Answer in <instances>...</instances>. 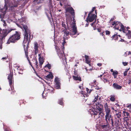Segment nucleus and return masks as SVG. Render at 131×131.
<instances>
[{
    "instance_id": "obj_1",
    "label": "nucleus",
    "mask_w": 131,
    "mask_h": 131,
    "mask_svg": "<svg viewBox=\"0 0 131 131\" xmlns=\"http://www.w3.org/2000/svg\"><path fill=\"white\" fill-rule=\"evenodd\" d=\"M9 30H11L10 31L9 33L7 32V35L10 33L12 35L9 37L8 39L7 43L10 44V43H15L17 42L21 38V33L20 31H16L15 28H9L7 29V31Z\"/></svg>"
},
{
    "instance_id": "obj_2",
    "label": "nucleus",
    "mask_w": 131,
    "mask_h": 131,
    "mask_svg": "<svg viewBox=\"0 0 131 131\" xmlns=\"http://www.w3.org/2000/svg\"><path fill=\"white\" fill-rule=\"evenodd\" d=\"M94 104V103H93ZM91 103V114L92 115H96L98 114L99 112L97 111V110H99L100 112V114H102V112L103 110V105L102 104H100V103L98 102L97 104H95L94 105H92Z\"/></svg>"
},
{
    "instance_id": "obj_3",
    "label": "nucleus",
    "mask_w": 131,
    "mask_h": 131,
    "mask_svg": "<svg viewBox=\"0 0 131 131\" xmlns=\"http://www.w3.org/2000/svg\"><path fill=\"white\" fill-rule=\"evenodd\" d=\"M22 29H24L25 30L24 35V41L23 42V46L26 43H28V46L29 42L31 39V32L30 30L28 29L27 26L25 25H23Z\"/></svg>"
},
{
    "instance_id": "obj_4",
    "label": "nucleus",
    "mask_w": 131,
    "mask_h": 131,
    "mask_svg": "<svg viewBox=\"0 0 131 131\" xmlns=\"http://www.w3.org/2000/svg\"><path fill=\"white\" fill-rule=\"evenodd\" d=\"M112 26H114L115 29L119 30L120 31H122L124 33L126 32V28L120 22L114 21L112 23Z\"/></svg>"
},
{
    "instance_id": "obj_5",
    "label": "nucleus",
    "mask_w": 131,
    "mask_h": 131,
    "mask_svg": "<svg viewBox=\"0 0 131 131\" xmlns=\"http://www.w3.org/2000/svg\"><path fill=\"white\" fill-rule=\"evenodd\" d=\"M8 80L9 85L11 87V94H14L15 91L14 89H12V86L13 82H14L13 72H10V74L8 75Z\"/></svg>"
},
{
    "instance_id": "obj_6",
    "label": "nucleus",
    "mask_w": 131,
    "mask_h": 131,
    "mask_svg": "<svg viewBox=\"0 0 131 131\" xmlns=\"http://www.w3.org/2000/svg\"><path fill=\"white\" fill-rule=\"evenodd\" d=\"M61 50L62 52H61L60 50L58 48V47H56V49L58 56L60 58H63L65 56L64 53V46H62L61 47Z\"/></svg>"
},
{
    "instance_id": "obj_7",
    "label": "nucleus",
    "mask_w": 131,
    "mask_h": 131,
    "mask_svg": "<svg viewBox=\"0 0 131 131\" xmlns=\"http://www.w3.org/2000/svg\"><path fill=\"white\" fill-rule=\"evenodd\" d=\"M104 107L105 112L106 115L105 116L112 115L110 108H109L108 104L106 102L104 103Z\"/></svg>"
},
{
    "instance_id": "obj_8",
    "label": "nucleus",
    "mask_w": 131,
    "mask_h": 131,
    "mask_svg": "<svg viewBox=\"0 0 131 131\" xmlns=\"http://www.w3.org/2000/svg\"><path fill=\"white\" fill-rule=\"evenodd\" d=\"M8 7L5 4L4 8L0 9V17L1 18H3L7 10Z\"/></svg>"
},
{
    "instance_id": "obj_9",
    "label": "nucleus",
    "mask_w": 131,
    "mask_h": 131,
    "mask_svg": "<svg viewBox=\"0 0 131 131\" xmlns=\"http://www.w3.org/2000/svg\"><path fill=\"white\" fill-rule=\"evenodd\" d=\"M38 63L37 61V59H34L32 60V62H31V64H30L31 65L32 68L34 70H35L34 67H35L36 68H38Z\"/></svg>"
},
{
    "instance_id": "obj_10",
    "label": "nucleus",
    "mask_w": 131,
    "mask_h": 131,
    "mask_svg": "<svg viewBox=\"0 0 131 131\" xmlns=\"http://www.w3.org/2000/svg\"><path fill=\"white\" fill-rule=\"evenodd\" d=\"M28 47H29L28 46V43L25 44L24 45V48L26 56L27 58V59L28 60L29 64H31V62L28 56Z\"/></svg>"
},
{
    "instance_id": "obj_11",
    "label": "nucleus",
    "mask_w": 131,
    "mask_h": 131,
    "mask_svg": "<svg viewBox=\"0 0 131 131\" xmlns=\"http://www.w3.org/2000/svg\"><path fill=\"white\" fill-rule=\"evenodd\" d=\"M111 124L113 127L114 128H117L119 125V122L118 119L115 118L114 122L112 120V122L111 123Z\"/></svg>"
},
{
    "instance_id": "obj_12",
    "label": "nucleus",
    "mask_w": 131,
    "mask_h": 131,
    "mask_svg": "<svg viewBox=\"0 0 131 131\" xmlns=\"http://www.w3.org/2000/svg\"><path fill=\"white\" fill-rule=\"evenodd\" d=\"M54 82L55 83V88L56 89H60V80L58 78L56 77L55 79Z\"/></svg>"
},
{
    "instance_id": "obj_13",
    "label": "nucleus",
    "mask_w": 131,
    "mask_h": 131,
    "mask_svg": "<svg viewBox=\"0 0 131 131\" xmlns=\"http://www.w3.org/2000/svg\"><path fill=\"white\" fill-rule=\"evenodd\" d=\"M11 30H9L8 31H7L6 29H4L2 30V29L0 28V37H2L3 35H6L5 36L7 35V32L9 33L10 31Z\"/></svg>"
},
{
    "instance_id": "obj_14",
    "label": "nucleus",
    "mask_w": 131,
    "mask_h": 131,
    "mask_svg": "<svg viewBox=\"0 0 131 131\" xmlns=\"http://www.w3.org/2000/svg\"><path fill=\"white\" fill-rule=\"evenodd\" d=\"M66 12H69L73 16H74L75 13L74 10L73 9L72 7H67L66 10Z\"/></svg>"
},
{
    "instance_id": "obj_15",
    "label": "nucleus",
    "mask_w": 131,
    "mask_h": 131,
    "mask_svg": "<svg viewBox=\"0 0 131 131\" xmlns=\"http://www.w3.org/2000/svg\"><path fill=\"white\" fill-rule=\"evenodd\" d=\"M105 117L106 122L109 124V123L111 124V123L112 122V121L113 120L112 115L105 116Z\"/></svg>"
},
{
    "instance_id": "obj_16",
    "label": "nucleus",
    "mask_w": 131,
    "mask_h": 131,
    "mask_svg": "<svg viewBox=\"0 0 131 131\" xmlns=\"http://www.w3.org/2000/svg\"><path fill=\"white\" fill-rule=\"evenodd\" d=\"M97 10H95V13H92L91 14V22H92L94 20H96L97 18Z\"/></svg>"
},
{
    "instance_id": "obj_17",
    "label": "nucleus",
    "mask_w": 131,
    "mask_h": 131,
    "mask_svg": "<svg viewBox=\"0 0 131 131\" xmlns=\"http://www.w3.org/2000/svg\"><path fill=\"white\" fill-rule=\"evenodd\" d=\"M5 35H3L2 37H0V49H1L2 48V44L4 42L5 37L7 36Z\"/></svg>"
},
{
    "instance_id": "obj_18",
    "label": "nucleus",
    "mask_w": 131,
    "mask_h": 131,
    "mask_svg": "<svg viewBox=\"0 0 131 131\" xmlns=\"http://www.w3.org/2000/svg\"><path fill=\"white\" fill-rule=\"evenodd\" d=\"M112 86L114 89L118 90H121L122 87L121 86L118 85L116 83H113L112 85Z\"/></svg>"
},
{
    "instance_id": "obj_19",
    "label": "nucleus",
    "mask_w": 131,
    "mask_h": 131,
    "mask_svg": "<svg viewBox=\"0 0 131 131\" xmlns=\"http://www.w3.org/2000/svg\"><path fill=\"white\" fill-rule=\"evenodd\" d=\"M129 27H127L126 28V32L125 33H126V35H127L128 38H131V34H130L131 33V31L128 30V29H129Z\"/></svg>"
},
{
    "instance_id": "obj_20",
    "label": "nucleus",
    "mask_w": 131,
    "mask_h": 131,
    "mask_svg": "<svg viewBox=\"0 0 131 131\" xmlns=\"http://www.w3.org/2000/svg\"><path fill=\"white\" fill-rule=\"evenodd\" d=\"M115 118H116L119 119H121V112H116L115 114Z\"/></svg>"
},
{
    "instance_id": "obj_21",
    "label": "nucleus",
    "mask_w": 131,
    "mask_h": 131,
    "mask_svg": "<svg viewBox=\"0 0 131 131\" xmlns=\"http://www.w3.org/2000/svg\"><path fill=\"white\" fill-rule=\"evenodd\" d=\"M90 12L89 13L88 15L87 18L86 19V21L87 22V23L85 25V27L88 26L89 25V23L90 22Z\"/></svg>"
},
{
    "instance_id": "obj_22",
    "label": "nucleus",
    "mask_w": 131,
    "mask_h": 131,
    "mask_svg": "<svg viewBox=\"0 0 131 131\" xmlns=\"http://www.w3.org/2000/svg\"><path fill=\"white\" fill-rule=\"evenodd\" d=\"M123 116L124 118H130V116L129 113L126 112L125 111H123Z\"/></svg>"
},
{
    "instance_id": "obj_23",
    "label": "nucleus",
    "mask_w": 131,
    "mask_h": 131,
    "mask_svg": "<svg viewBox=\"0 0 131 131\" xmlns=\"http://www.w3.org/2000/svg\"><path fill=\"white\" fill-rule=\"evenodd\" d=\"M110 127L109 124L106 122L105 125H102L101 126V127L102 129H107Z\"/></svg>"
},
{
    "instance_id": "obj_24",
    "label": "nucleus",
    "mask_w": 131,
    "mask_h": 131,
    "mask_svg": "<svg viewBox=\"0 0 131 131\" xmlns=\"http://www.w3.org/2000/svg\"><path fill=\"white\" fill-rule=\"evenodd\" d=\"M77 32V27L75 25H73L72 26V32L73 33V35H75Z\"/></svg>"
},
{
    "instance_id": "obj_25",
    "label": "nucleus",
    "mask_w": 131,
    "mask_h": 131,
    "mask_svg": "<svg viewBox=\"0 0 131 131\" xmlns=\"http://www.w3.org/2000/svg\"><path fill=\"white\" fill-rule=\"evenodd\" d=\"M62 32L64 34V36L66 35V36H68L69 35L70 32L67 30V28H64L62 30Z\"/></svg>"
},
{
    "instance_id": "obj_26",
    "label": "nucleus",
    "mask_w": 131,
    "mask_h": 131,
    "mask_svg": "<svg viewBox=\"0 0 131 131\" xmlns=\"http://www.w3.org/2000/svg\"><path fill=\"white\" fill-rule=\"evenodd\" d=\"M16 68H17V69L19 74H22L23 73V69L21 68L19 66H16Z\"/></svg>"
},
{
    "instance_id": "obj_27",
    "label": "nucleus",
    "mask_w": 131,
    "mask_h": 131,
    "mask_svg": "<svg viewBox=\"0 0 131 131\" xmlns=\"http://www.w3.org/2000/svg\"><path fill=\"white\" fill-rule=\"evenodd\" d=\"M39 67L40 68H41L42 65L44 62V61L42 58H39Z\"/></svg>"
},
{
    "instance_id": "obj_28",
    "label": "nucleus",
    "mask_w": 131,
    "mask_h": 131,
    "mask_svg": "<svg viewBox=\"0 0 131 131\" xmlns=\"http://www.w3.org/2000/svg\"><path fill=\"white\" fill-rule=\"evenodd\" d=\"M111 38L112 40H118V35L117 34H114L111 37Z\"/></svg>"
},
{
    "instance_id": "obj_29",
    "label": "nucleus",
    "mask_w": 131,
    "mask_h": 131,
    "mask_svg": "<svg viewBox=\"0 0 131 131\" xmlns=\"http://www.w3.org/2000/svg\"><path fill=\"white\" fill-rule=\"evenodd\" d=\"M73 79L75 81H81V77H80L75 76H73L72 77Z\"/></svg>"
},
{
    "instance_id": "obj_30",
    "label": "nucleus",
    "mask_w": 131,
    "mask_h": 131,
    "mask_svg": "<svg viewBox=\"0 0 131 131\" xmlns=\"http://www.w3.org/2000/svg\"><path fill=\"white\" fill-rule=\"evenodd\" d=\"M85 59L86 62V63H88L90 66V61L89 60V56L87 55H85Z\"/></svg>"
},
{
    "instance_id": "obj_31",
    "label": "nucleus",
    "mask_w": 131,
    "mask_h": 131,
    "mask_svg": "<svg viewBox=\"0 0 131 131\" xmlns=\"http://www.w3.org/2000/svg\"><path fill=\"white\" fill-rule=\"evenodd\" d=\"M118 73V72L116 71H115L114 72H113L112 74L114 77V78L115 79L117 78V77Z\"/></svg>"
},
{
    "instance_id": "obj_32",
    "label": "nucleus",
    "mask_w": 131,
    "mask_h": 131,
    "mask_svg": "<svg viewBox=\"0 0 131 131\" xmlns=\"http://www.w3.org/2000/svg\"><path fill=\"white\" fill-rule=\"evenodd\" d=\"M129 118H124V122H126V124H127V125L129 126V124H130V122H128L127 121L129 120Z\"/></svg>"
},
{
    "instance_id": "obj_33",
    "label": "nucleus",
    "mask_w": 131,
    "mask_h": 131,
    "mask_svg": "<svg viewBox=\"0 0 131 131\" xmlns=\"http://www.w3.org/2000/svg\"><path fill=\"white\" fill-rule=\"evenodd\" d=\"M53 76L52 73L46 76V77L48 79H52L53 78Z\"/></svg>"
},
{
    "instance_id": "obj_34",
    "label": "nucleus",
    "mask_w": 131,
    "mask_h": 131,
    "mask_svg": "<svg viewBox=\"0 0 131 131\" xmlns=\"http://www.w3.org/2000/svg\"><path fill=\"white\" fill-rule=\"evenodd\" d=\"M38 47L37 42H36L34 43V48L35 50H38Z\"/></svg>"
},
{
    "instance_id": "obj_35",
    "label": "nucleus",
    "mask_w": 131,
    "mask_h": 131,
    "mask_svg": "<svg viewBox=\"0 0 131 131\" xmlns=\"http://www.w3.org/2000/svg\"><path fill=\"white\" fill-rule=\"evenodd\" d=\"M63 99H61L59 100L58 103L60 104L63 105Z\"/></svg>"
},
{
    "instance_id": "obj_36",
    "label": "nucleus",
    "mask_w": 131,
    "mask_h": 131,
    "mask_svg": "<svg viewBox=\"0 0 131 131\" xmlns=\"http://www.w3.org/2000/svg\"><path fill=\"white\" fill-rule=\"evenodd\" d=\"M18 6V5L17 4H15V5H13L10 7L11 10L12 11H13V9H14V7H17Z\"/></svg>"
},
{
    "instance_id": "obj_37",
    "label": "nucleus",
    "mask_w": 131,
    "mask_h": 131,
    "mask_svg": "<svg viewBox=\"0 0 131 131\" xmlns=\"http://www.w3.org/2000/svg\"><path fill=\"white\" fill-rule=\"evenodd\" d=\"M96 7H93L91 10V14L92 13H95V10H96L95 9Z\"/></svg>"
},
{
    "instance_id": "obj_38",
    "label": "nucleus",
    "mask_w": 131,
    "mask_h": 131,
    "mask_svg": "<svg viewBox=\"0 0 131 131\" xmlns=\"http://www.w3.org/2000/svg\"><path fill=\"white\" fill-rule=\"evenodd\" d=\"M86 90L87 93H86V94H85L84 95V97H85V96L87 97L88 96V92L89 91V89L88 88H86Z\"/></svg>"
},
{
    "instance_id": "obj_39",
    "label": "nucleus",
    "mask_w": 131,
    "mask_h": 131,
    "mask_svg": "<svg viewBox=\"0 0 131 131\" xmlns=\"http://www.w3.org/2000/svg\"><path fill=\"white\" fill-rule=\"evenodd\" d=\"M92 26L93 29L94 30L96 29V26L95 25V24L94 23H92L91 24Z\"/></svg>"
},
{
    "instance_id": "obj_40",
    "label": "nucleus",
    "mask_w": 131,
    "mask_h": 131,
    "mask_svg": "<svg viewBox=\"0 0 131 131\" xmlns=\"http://www.w3.org/2000/svg\"><path fill=\"white\" fill-rule=\"evenodd\" d=\"M98 95H97V96L95 97V98L94 100H93V102L94 103L96 102L98 100Z\"/></svg>"
},
{
    "instance_id": "obj_41",
    "label": "nucleus",
    "mask_w": 131,
    "mask_h": 131,
    "mask_svg": "<svg viewBox=\"0 0 131 131\" xmlns=\"http://www.w3.org/2000/svg\"><path fill=\"white\" fill-rule=\"evenodd\" d=\"M47 67L49 69L51 68V65L50 64L48 63L46 65L45 67Z\"/></svg>"
},
{
    "instance_id": "obj_42",
    "label": "nucleus",
    "mask_w": 131,
    "mask_h": 131,
    "mask_svg": "<svg viewBox=\"0 0 131 131\" xmlns=\"http://www.w3.org/2000/svg\"><path fill=\"white\" fill-rule=\"evenodd\" d=\"M62 27H63L64 28H66V25L65 24L64 22L62 21Z\"/></svg>"
},
{
    "instance_id": "obj_43",
    "label": "nucleus",
    "mask_w": 131,
    "mask_h": 131,
    "mask_svg": "<svg viewBox=\"0 0 131 131\" xmlns=\"http://www.w3.org/2000/svg\"><path fill=\"white\" fill-rule=\"evenodd\" d=\"M106 35H109L110 34V31L107 30L105 31Z\"/></svg>"
},
{
    "instance_id": "obj_44",
    "label": "nucleus",
    "mask_w": 131,
    "mask_h": 131,
    "mask_svg": "<svg viewBox=\"0 0 131 131\" xmlns=\"http://www.w3.org/2000/svg\"><path fill=\"white\" fill-rule=\"evenodd\" d=\"M129 70V69H128L127 71L124 72L123 74H124V76H125L127 75V74L128 70Z\"/></svg>"
},
{
    "instance_id": "obj_45",
    "label": "nucleus",
    "mask_w": 131,
    "mask_h": 131,
    "mask_svg": "<svg viewBox=\"0 0 131 131\" xmlns=\"http://www.w3.org/2000/svg\"><path fill=\"white\" fill-rule=\"evenodd\" d=\"M110 99L111 101H114L115 100V99L114 97L112 96L111 97Z\"/></svg>"
},
{
    "instance_id": "obj_46",
    "label": "nucleus",
    "mask_w": 131,
    "mask_h": 131,
    "mask_svg": "<svg viewBox=\"0 0 131 131\" xmlns=\"http://www.w3.org/2000/svg\"><path fill=\"white\" fill-rule=\"evenodd\" d=\"M124 66H126L128 65V62H122Z\"/></svg>"
},
{
    "instance_id": "obj_47",
    "label": "nucleus",
    "mask_w": 131,
    "mask_h": 131,
    "mask_svg": "<svg viewBox=\"0 0 131 131\" xmlns=\"http://www.w3.org/2000/svg\"><path fill=\"white\" fill-rule=\"evenodd\" d=\"M2 21L4 23V24H3V26H6L7 25V24L6 23L5 21L4 20H3Z\"/></svg>"
},
{
    "instance_id": "obj_48",
    "label": "nucleus",
    "mask_w": 131,
    "mask_h": 131,
    "mask_svg": "<svg viewBox=\"0 0 131 131\" xmlns=\"http://www.w3.org/2000/svg\"><path fill=\"white\" fill-rule=\"evenodd\" d=\"M115 17H113L111 18L110 21V23H111V21H113L115 19Z\"/></svg>"
},
{
    "instance_id": "obj_49",
    "label": "nucleus",
    "mask_w": 131,
    "mask_h": 131,
    "mask_svg": "<svg viewBox=\"0 0 131 131\" xmlns=\"http://www.w3.org/2000/svg\"><path fill=\"white\" fill-rule=\"evenodd\" d=\"M104 82H108V80L107 79V78H104Z\"/></svg>"
},
{
    "instance_id": "obj_50",
    "label": "nucleus",
    "mask_w": 131,
    "mask_h": 131,
    "mask_svg": "<svg viewBox=\"0 0 131 131\" xmlns=\"http://www.w3.org/2000/svg\"><path fill=\"white\" fill-rule=\"evenodd\" d=\"M35 54L36 55L38 52V50H35Z\"/></svg>"
},
{
    "instance_id": "obj_51",
    "label": "nucleus",
    "mask_w": 131,
    "mask_h": 131,
    "mask_svg": "<svg viewBox=\"0 0 131 131\" xmlns=\"http://www.w3.org/2000/svg\"><path fill=\"white\" fill-rule=\"evenodd\" d=\"M8 58V56L7 55V57H3L2 58V59H3V60H6V59H7V58Z\"/></svg>"
},
{
    "instance_id": "obj_52",
    "label": "nucleus",
    "mask_w": 131,
    "mask_h": 131,
    "mask_svg": "<svg viewBox=\"0 0 131 131\" xmlns=\"http://www.w3.org/2000/svg\"><path fill=\"white\" fill-rule=\"evenodd\" d=\"M102 113L103 114H100V112H99L98 113H99V115H101L102 116H103L104 115V113L102 112Z\"/></svg>"
},
{
    "instance_id": "obj_53",
    "label": "nucleus",
    "mask_w": 131,
    "mask_h": 131,
    "mask_svg": "<svg viewBox=\"0 0 131 131\" xmlns=\"http://www.w3.org/2000/svg\"><path fill=\"white\" fill-rule=\"evenodd\" d=\"M97 30L99 32H101V29L100 28H97Z\"/></svg>"
},
{
    "instance_id": "obj_54",
    "label": "nucleus",
    "mask_w": 131,
    "mask_h": 131,
    "mask_svg": "<svg viewBox=\"0 0 131 131\" xmlns=\"http://www.w3.org/2000/svg\"><path fill=\"white\" fill-rule=\"evenodd\" d=\"M65 43H66V41H65V40H64L63 42L62 43V46H64Z\"/></svg>"
},
{
    "instance_id": "obj_55",
    "label": "nucleus",
    "mask_w": 131,
    "mask_h": 131,
    "mask_svg": "<svg viewBox=\"0 0 131 131\" xmlns=\"http://www.w3.org/2000/svg\"><path fill=\"white\" fill-rule=\"evenodd\" d=\"M97 65L98 66L100 67L101 66H102V63H99L97 64Z\"/></svg>"
},
{
    "instance_id": "obj_56",
    "label": "nucleus",
    "mask_w": 131,
    "mask_h": 131,
    "mask_svg": "<svg viewBox=\"0 0 131 131\" xmlns=\"http://www.w3.org/2000/svg\"><path fill=\"white\" fill-rule=\"evenodd\" d=\"M128 84H131V79L130 80H129V81L128 83Z\"/></svg>"
},
{
    "instance_id": "obj_57",
    "label": "nucleus",
    "mask_w": 131,
    "mask_h": 131,
    "mask_svg": "<svg viewBox=\"0 0 131 131\" xmlns=\"http://www.w3.org/2000/svg\"><path fill=\"white\" fill-rule=\"evenodd\" d=\"M124 39H121V40H119V41L123 42H124Z\"/></svg>"
},
{
    "instance_id": "obj_58",
    "label": "nucleus",
    "mask_w": 131,
    "mask_h": 131,
    "mask_svg": "<svg viewBox=\"0 0 131 131\" xmlns=\"http://www.w3.org/2000/svg\"><path fill=\"white\" fill-rule=\"evenodd\" d=\"M128 55H129L130 54H131V52L130 51H129L128 52Z\"/></svg>"
},
{
    "instance_id": "obj_59",
    "label": "nucleus",
    "mask_w": 131,
    "mask_h": 131,
    "mask_svg": "<svg viewBox=\"0 0 131 131\" xmlns=\"http://www.w3.org/2000/svg\"><path fill=\"white\" fill-rule=\"evenodd\" d=\"M38 0H34V2L35 3H38V2H37Z\"/></svg>"
},
{
    "instance_id": "obj_60",
    "label": "nucleus",
    "mask_w": 131,
    "mask_h": 131,
    "mask_svg": "<svg viewBox=\"0 0 131 131\" xmlns=\"http://www.w3.org/2000/svg\"><path fill=\"white\" fill-rule=\"evenodd\" d=\"M26 117H27L28 118L30 119H31V117L30 116H28L27 117L26 116Z\"/></svg>"
},
{
    "instance_id": "obj_61",
    "label": "nucleus",
    "mask_w": 131,
    "mask_h": 131,
    "mask_svg": "<svg viewBox=\"0 0 131 131\" xmlns=\"http://www.w3.org/2000/svg\"><path fill=\"white\" fill-rule=\"evenodd\" d=\"M115 71H113V69H112L111 70V72H112L113 73Z\"/></svg>"
},
{
    "instance_id": "obj_62",
    "label": "nucleus",
    "mask_w": 131,
    "mask_h": 131,
    "mask_svg": "<svg viewBox=\"0 0 131 131\" xmlns=\"http://www.w3.org/2000/svg\"><path fill=\"white\" fill-rule=\"evenodd\" d=\"M117 109H114V110L116 112H119V111H117Z\"/></svg>"
},
{
    "instance_id": "obj_63",
    "label": "nucleus",
    "mask_w": 131,
    "mask_h": 131,
    "mask_svg": "<svg viewBox=\"0 0 131 131\" xmlns=\"http://www.w3.org/2000/svg\"><path fill=\"white\" fill-rule=\"evenodd\" d=\"M103 32H102L101 33H100V35H102V36H103Z\"/></svg>"
},
{
    "instance_id": "obj_64",
    "label": "nucleus",
    "mask_w": 131,
    "mask_h": 131,
    "mask_svg": "<svg viewBox=\"0 0 131 131\" xmlns=\"http://www.w3.org/2000/svg\"><path fill=\"white\" fill-rule=\"evenodd\" d=\"M60 6H63L61 2L60 3Z\"/></svg>"
}]
</instances>
